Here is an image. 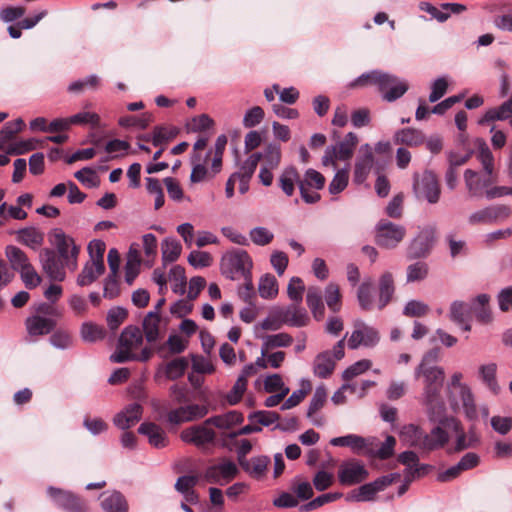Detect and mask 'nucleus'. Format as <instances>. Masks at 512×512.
Wrapping results in <instances>:
<instances>
[{
	"label": "nucleus",
	"instance_id": "1",
	"mask_svg": "<svg viewBox=\"0 0 512 512\" xmlns=\"http://www.w3.org/2000/svg\"><path fill=\"white\" fill-rule=\"evenodd\" d=\"M423 377V404L428 410H434L437 406L443 410V404L440 402V393L444 383L445 372L440 366L426 367L417 366L414 371V377L418 379Z\"/></svg>",
	"mask_w": 512,
	"mask_h": 512
},
{
	"label": "nucleus",
	"instance_id": "2",
	"mask_svg": "<svg viewBox=\"0 0 512 512\" xmlns=\"http://www.w3.org/2000/svg\"><path fill=\"white\" fill-rule=\"evenodd\" d=\"M253 261L246 250L232 248L226 251L220 261L221 274L229 280H237L252 274Z\"/></svg>",
	"mask_w": 512,
	"mask_h": 512
},
{
	"label": "nucleus",
	"instance_id": "3",
	"mask_svg": "<svg viewBox=\"0 0 512 512\" xmlns=\"http://www.w3.org/2000/svg\"><path fill=\"white\" fill-rule=\"evenodd\" d=\"M412 190L418 200H426L429 204H436L440 200L441 186L432 170L414 173Z\"/></svg>",
	"mask_w": 512,
	"mask_h": 512
},
{
	"label": "nucleus",
	"instance_id": "4",
	"mask_svg": "<svg viewBox=\"0 0 512 512\" xmlns=\"http://www.w3.org/2000/svg\"><path fill=\"white\" fill-rule=\"evenodd\" d=\"M429 419L432 422H438L430 433L425 432V451L431 452L443 448L449 441V434L445 428L453 427L458 430V423L453 417L442 415L435 417L434 410H429Z\"/></svg>",
	"mask_w": 512,
	"mask_h": 512
},
{
	"label": "nucleus",
	"instance_id": "5",
	"mask_svg": "<svg viewBox=\"0 0 512 512\" xmlns=\"http://www.w3.org/2000/svg\"><path fill=\"white\" fill-rule=\"evenodd\" d=\"M46 492L53 504L64 512H89L87 501L71 490L48 486Z\"/></svg>",
	"mask_w": 512,
	"mask_h": 512
},
{
	"label": "nucleus",
	"instance_id": "6",
	"mask_svg": "<svg viewBox=\"0 0 512 512\" xmlns=\"http://www.w3.org/2000/svg\"><path fill=\"white\" fill-rule=\"evenodd\" d=\"M398 473H390L387 475L380 476L374 481L365 483L359 486L357 489L352 490L347 494L346 500L352 502H370L374 501L377 493L385 490L390 486L396 479L399 478Z\"/></svg>",
	"mask_w": 512,
	"mask_h": 512
},
{
	"label": "nucleus",
	"instance_id": "7",
	"mask_svg": "<svg viewBox=\"0 0 512 512\" xmlns=\"http://www.w3.org/2000/svg\"><path fill=\"white\" fill-rule=\"evenodd\" d=\"M42 270L51 281L62 282L66 278V268L72 270V264L60 258L56 251L44 248L39 254Z\"/></svg>",
	"mask_w": 512,
	"mask_h": 512
},
{
	"label": "nucleus",
	"instance_id": "8",
	"mask_svg": "<svg viewBox=\"0 0 512 512\" xmlns=\"http://www.w3.org/2000/svg\"><path fill=\"white\" fill-rule=\"evenodd\" d=\"M404 226L382 219L375 226V243L382 248H395L405 237Z\"/></svg>",
	"mask_w": 512,
	"mask_h": 512
},
{
	"label": "nucleus",
	"instance_id": "9",
	"mask_svg": "<svg viewBox=\"0 0 512 512\" xmlns=\"http://www.w3.org/2000/svg\"><path fill=\"white\" fill-rule=\"evenodd\" d=\"M50 242L56 248V254L72 264V270L77 267V256L80 248L75 244L74 239L67 236L62 229L54 228L49 233Z\"/></svg>",
	"mask_w": 512,
	"mask_h": 512
},
{
	"label": "nucleus",
	"instance_id": "10",
	"mask_svg": "<svg viewBox=\"0 0 512 512\" xmlns=\"http://www.w3.org/2000/svg\"><path fill=\"white\" fill-rule=\"evenodd\" d=\"M377 88L385 101L394 102L408 91L409 85L396 75L382 71L377 77Z\"/></svg>",
	"mask_w": 512,
	"mask_h": 512
},
{
	"label": "nucleus",
	"instance_id": "11",
	"mask_svg": "<svg viewBox=\"0 0 512 512\" xmlns=\"http://www.w3.org/2000/svg\"><path fill=\"white\" fill-rule=\"evenodd\" d=\"M354 326L355 329L347 342L349 349L356 350L360 346L373 348L379 343L380 335L376 328L365 324L362 320H357Z\"/></svg>",
	"mask_w": 512,
	"mask_h": 512
},
{
	"label": "nucleus",
	"instance_id": "12",
	"mask_svg": "<svg viewBox=\"0 0 512 512\" xmlns=\"http://www.w3.org/2000/svg\"><path fill=\"white\" fill-rule=\"evenodd\" d=\"M325 185V177L315 169L309 168L304 174V179L299 182V191L301 198L307 204L317 203L321 196L318 192H309V187H314L317 190L323 189Z\"/></svg>",
	"mask_w": 512,
	"mask_h": 512
},
{
	"label": "nucleus",
	"instance_id": "13",
	"mask_svg": "<svg viewBox=\"0 0 512 512\" xmlns=\"http://www.w3.org/2000/svg\"><path fill=\"white\" fill-rule=\"evenodd\" d=\"M207 406L190 404L180 406L168 412L167 422L172 425H180L184 422H192L204 418L208 414Z\"/></svg>",
	"mask_w": 512,
	"mask_h": 512
},
{
	"label": "nucleus",
	"instance_id": "14",
	"mask_svg": "<svg viewBox=\"0 0 512 512\" xmlns=\"http://www.w3.org/2000/svg\"><path fill=\"white\" fill-rule=\"evenodd\" d=\"M369 476L368 470L360 461L352 460L341 465L338 480L344 486L362 483Z\"/></svg>",
	"mask_w": 512,
	"mask_h": 512
},
{
	"label": "nucleus",
	"instance_id": "15",
	"mask_svg": "<svg viewBox=\"0 0 512 512\" xmlns=\"http://www.w3.org/2000/svg\"><path fill=\"white\" fill-rule=\"evenodd\" d=\"M237 474V465L231 460H225L207 467L204 477L209 483L223 485L234 479Z\"/></svg>",
	"mask_w": 512,
	"mask_h": 512
},
{
	"label": "nucleus",
	"instance_id": "16",
	"mask_svg": "<svg viewBox=\"0 0 512 512\" xmlns=\"http://www.w3.org/2000/svg\"><path fill=\"white\" fill-rule=\"evenodd\" d=\"M435 241L433 230L421 231L410 243L407 258L410 260L425 258L430 253Z\"/></svg>",
	"mask_w": 512,
	"mask_h": 512
},
{
	"label": "nucleus",
	"instance_id": "17",
	"mask_svg": "<svg viewBox=\"0 0 512 512\" xmlns=\"http://www.w3.org/2000/svg\"><path fill=\"white\" fill-rule=\"evenodd\" d=\"M215 437L216 434L214 430L204 425L188 427L180 434V438L183 442L193 444L197 447L212 443Z\"/></svg>",
	"mask_w": 512,
	"mask_h": 512
},
{
	"label": "nucleus",
	"instance_id": "18",
	"mask_svg": "<svg viewBox=\"0 0 512 512\" xmlns=\"http://www.w3.org/2000/svg\"><path fill=\"white\" fill-rule=\"evenodd\" d=\"M56 325V319L41 315H31L25 320V327L30 337L48 335L54 331Z\"/></svg>",
	"mask_w": 512,
	"mask_h": 512
},
{
	"label": "nucleus",
	"instance_id": "19",
	"mask_svg": "<svg viewBox=\"0 0 512 512\" xmlns=\"http://www.w3.org/2000/svg\"><path fill=\"white\" fill-rule=\"evenodd\" d=\"M490 301L491 296L487 293L478 294L470 300L469 310L480 324H489L493 320Z\"/></svg>",
	"mask_w": 512,
	"mask_h": 512
},
{
	"label": "nucleus",
	"instance_id": "20",
	"mask_svg": "<svg viewBox=\"0 0 512 512\" xmlns=\"http://www.w3.org/2000/svg\"><path fill=\"white\" fill-rule=\"evenodd\" d=\"M143 407L137 402L128 404L123 410L118 412L113 423L121 430H127L134 426L142 417Z\"/></svg>",
	"mask_w": 512,
	"mask_h": 512
},
{
	"label": "nucleus",
	"instance_id": "21",
	"mask_svg": "<svg viewBox=\"0 0 512 512\" xmlns=\"http://www.w3.org/2000/svg\"><path fill=\"white\" fill-rule=\"evenodd\" d=\"M100 506L104 512H128L126 497L118 490L104 491L100 494Z\"/></svg>",
	"mask_w": 512,
	"mask_h": 512
},
{
	"label": "nucleus",
	"instance_id": "22",
	"mask_svg": "<svg viewBox=\"0 0 512 512\" xmlns=\"http://www.w3.org/2000/svg\"><path fill=\"white\" fill-rule=\"evenodd\" d=\"M374 164V156L372 148L369 144H365L361 148V155L357 158L354 166V181L358 184L363 183L372 169Z\"/></svg>",
	"mask_w": 512,
	"mask_h": 512
},
{
	"label": "nucleus",
	"instance_id": "23",
	"mask_svg": "<svg viewBox=\"0 0 512 512\" xmlns=\"http://www.w3.org/2000/svg\"><path fill=\"white\" fill-rule=\"evenodd\" d=\"M138 433L146 436L149 444L157 449L165 448L169 444L166 432L156 423H141L138 427Z\"/></svg>",
	"mask_w": 512,
	"mask_h": 512
},
{
	"label": "nucleus",
	"instance_id": "24",
	"mask_svg": "<svg viewBox=\"0 0 512 512\" xmlns=\"http://www.w3.org/2000/svg\"><path fill=\"white\" fill-rule=\"evenodd\" d=\"M143 342V335L138 326L129 325L123 329L119 338L116 350L113 353L131 351Z\"/></svg>",
	"mask_w": 512,
	"mask_h": 512
},
{
	"label": "nucleus",
	"instance_id": "25",
	"mask_svg": "<svg viewBox=\"0 0 512 512\" xmlns=\"http://www.w3.org/2000/svg\"><path fill=\"white\" fill-rule=\"evenodd\" d=\"M395 293L393 275L390 272L383 273L378 281L377 309L383 310L392 300Z\"/></svg>",
	"mask_w": 512,
	"mask_h": 512
},
{
	"label": "nucleus",
	"instance_id": "26",
	"mask_svg": "<svg viewBox=\"0 0 512 512\" xmlns=\"http://www.w3.org/2000/svg\"><path fill=\"white\" fill-rule=\"evenodd\" d=\"M327 399V392L324 386H318L310 400L306 416L309 418L313 425L320 427L323 426L325 421L322 416L314 417V414L319 411L325 404Z\"/></svg>",
	"mask_w": 512,
	"mask_h": 512
},
{
	"label": "nucleus",
	"instance_id": "27",
	"mask_svg": "<svg viewBox=\"0 0 512 512\" xmlns=\"http://www.w3.org/2000/svg\"><path fill=\"white\" fill-rule=\"evenodd\" d=\"M306 304L316 321H321L324 319L325 306L323 303V292L319 287H308L306 293Z\"/></svg>",
	"mask_w": 512,
	"mask_h": 512
},
{
	"label": "nucleus",
	"instance_id": "28",
	"mask_svg": "<svg viewBox=\"0 0 512 512\" xmlns=\"http://www.w3.org/2000/svg\"><path fill=\"white\" fill-rule=\"evenodd\" d=\"M335 361L329 350L319 353L314 360L313 372L321 379H327L335 369Z\"/></svg>",
	"mask_w": 512,
	"mask_h": 512
},
{
	"label": "nucleus",
	"instance_id": "29",
	"mask_svg": "<svg viewBox=\"0 0 512 512\" xmlns=\"http://www.w3.org/2000/svg\"><path fill=\"white\" fill-rule=\"evenodd\" d=\"M278 182L279 187L285 195L288 197L292 196L295 191V185L297 184L299 186V182H301V177L297 168L293 165L285 167Z\"/></svg>",
	"mask_w": 512,
	"mask_h": 512
},
{
	"label": "nucleus",
	"instance_id": "30",
	"mask_svg": "<svg viewBox=\"0 0 512 512\" xmlns=\"http://www.w3.org/2000/svg\"><path fill=\"white\" fill-rule=\"evenodd\" d=\"M512 116V100H506L499 107L488 109L478 120L479 125H485L493 121H504Z\"/></svg>",
	"mask_w": 512,
	"mask_h": 512
},
{
	"label": "nucleus",
	"instance_id": "31",
	"mask_svg": "<svg viewBox=\"0 0 512 512\" xmlns=\"http://www.w3.org/2000/svg\"><path fill=\"white\" fill-rule=\"evenodd\" d=\"M479 378L482 383L487 387V389L494 395H498L501 391V388L498 384L496 374H497V364L496 363H488L480 365L478 369Z\"/></svg>",
	"mask_w": 512,
	"mask_h": 512
},
{
	"label": "nucleus",
	"instance_id": "32",
	"mask_svg": "<svg viewBox=\"0 0 512 512\" xmlns=\"http://www.w3.org/2000/svg\"><path fill=\"white\" fill-rule=\"evenodd\" d=\"M395 144H403L418 147L425 142V135L421 130L415 128H403L394 135Z\"/></svg>",
	"mask_w": 512,
	"mask_h": 512
},
{
	"label": "nucleus",
	"instance_id": "33",
	"mask_svg": "<svg viewBox=\"0 0 512 512\" xmlns=\"http://www.w3.org/2000/svg\"><path fill=\"white\" fill-rule=\"evenodd\" d=\"M401 437L411 447L425 451V431L416 424H407L401 430Z\"/></svg>",
	"mask_w": 512,
	"mask_h": 512
},
{
	"label": "nucleus",
	"instance_id": "34",
	"mask_svg": "<svg viewBox=\"0 0 512 512\" xmlns=\"http://www.w3.org/2000/svg\"><path fill=\"white\" fill-rule=\"evenodd\" d=\"M374 283L368 278L365 279L357 290V300L359 307L363 311H371L374 308Z\"/></svg>",
	"mask_w": 512,
	"mask_h": 512
},
{
	"label": "nucleus",
	"instance_id": "35",
	"mask_svg": "<svg viewBox=\"0 0 512 512\" xmlns=\"http://www.w3.org/2000/svg\"><path fill=\"white\" fill-rule=\"evenodd\" d=\"M270 458L266 455H259L247 460V466L241 467L250 477L260 480L267 471Z\"/></svg>",
	"mask_w": 512,
	"mask_h": 512
},
{
	"label": "nucleus",
	"instance_id": "36",
	"mask_svg": "<svg viewBox=\"0 0 512 512\" xmlns=\"http://www.w3.org/2000/svg\"><path fill=\"white\" fill-rule=\"evenodd\" d=\"M161 322L160 313L149 311L143 319L142 327L145 338L148 342H156L159 338V325Z\"/></svg>",
	"mask_w": 512,
	"mask_h": 512
},
{
	"label": "nucleus",
	"instance_id": "37",
	"mask_svg": "<svg viewBox=\"0 0 512 512\" xmlns=\"http://www.w3.org/2000/svg\"><path fill=\"white\" fill-rule=\"evenodd\" d=\"M88 254L90 257V262H93L95 268H97L98 273L105 272V264H104V253L106 250V244L103 240L94 239L90 241L88 244Z\"/></svg>",
	"mask_w": 512,
	"mask_h": 512
},
{
	"label": "nucleus",
	"instance_id": "38",
	"mask_svg": "<svg viewBox=\"0 0 512 512\" xmlns=\"http://www.w3.org/2000/svg\"><path fill=\"white\" fill-rule=\"evenodd\" d=\"M5 255L14 271L19 272L31 264L26 253L17 246H6Z\"/></svg>",
	"mask_w": 512,
	"mask_h": 512
},
{
	"label": "nucleus",
	"instance_id": "39",
	"mask_svg": "<svg viewBox=\"0 0 512 512\" xmlns=\"http://www.w3.org/2000/svg\"><path fill=\"white\" fill-rule=\"evenodd\" d=\"M162 261L164 263L175 262L182 252V245L174 237H167L161 243Z\"/></svg>",
	"mask_w": 512,
	"mask_h": 512
},
{
	"label": "nucleus",
	"instance_id": "40",
	"mask_svg": "<svg viewBox=\"0 0 512 512\" xmlns=\"http://www.w3.org/2000/svg\"><path fill=\"white\" fill-rule=\"evenodd\" d=\"M460 399L462 401L465 416L470 421L478 419V411L475 404L474 395L468 385L461 386Z\"/></svg>",
	"mask_w": 512,
	"mask_h": 512
},
{
	"label": "nucleus",
	"instance_id": "41",
	"mask_svg": "<svg viewBox=\"0 0 512 512\" xmlns=\"http://www.w3.org/2000/svg\"><path fill=\"white\" fill-rule=\"evenodd\" d=\"M152 356V351L148 347H144L140 354H135L132 351H125L119 353H112L109 357L112 363H126L129 361L147 362Z\"/></svg>",
	"mask_w": 512,
	"mask_h": 512
},
{
	"label": "nucleus",
	"instance_id": "42",
	"mask_svg": "<svg viewBox=\"0 0 512 512\" xmlns=\"http://www.w3.org/2000/svg\"><path fill=\"white\" fill-rule=\"evenodd\" d=\"M168 277L173 293L183 295L187 284L185 269L180 265H175L170 269Z\"/></svg>",
	"mask_w": 512,
	"mask_h": 512
},
{
	"label": "nucleus",
	"instance_id": "43",
	"mask_svg": "<svg viewBox=\"0 0 512 512\" xmlns=\"http://www.w3.org/2000/svg\"><path fill=\"white\" fill-rule=\"evenodd\" d=\"M189 366L186 357H177L164 366V373L168 380H177L181 378Z\"/></svg>",
	"mask_w": 512,
	"mask_h": 512
},
{
	"label": "nucleus",
	"instance_id": "44",
	"mask_svg": "<svg viewBox=\"0 0 512 512\" xmlns=\"http://www.w3.org/2000/svg\"><path fill=\"white\" fill-rule=\"evenodd\" d=\"M323 298L330 311L338 313L341 310V294L339 286L336 283L331 282L325 287Z\"/></svg>",
	"mask_w": 512,
	"mask_h": 512
},
{
	"label": "nucleus",
	"instance_id": "45",
	"mask_svg": "<svg viewBox=\"0 0 512 512\" xmlns=\"http://www.w3.org/2000/svg\"><path fill=\"white\" fill-rule=\"evenodd\" d=\"M292 342L293 338L288 333L266 335L263 339L262 355L266 356V352L268 349L277 347H288L292 344Z\"/></svg>",
	"mask_w": 512,
	"mask_h": 512
},
{
	"label": "nucleus",
	"instance_id": "46",
	"mask_svg": "<svg viewBox=\"0 0 512 512\" xmlns=\"http://www.w3.org/2000/svg\"><path fill=\"white\" fill-rule=\"evenodd\" d=\"M259 295L263 299H272L278 294V282L274 275L265 274L260 278L258 285Z\"/></svg>",
	"mask_w": 512,
	"mask_h": 512
},
{
	"label": "nucleus",
	"instance_id": "47",
	"mask_svg": "<svg viewBox=\"0 0 512 512\" xmlns=\"http://www.w3.org/2000/svg\"><path fill=\"white\" fill-rule=\"evenodd\" d=\"M81 337L85 342L94 343L106 337V330L92 322H84L80 329Z\"/></svg>",
	"mask_w": 512,
	"mask_h": 512
},
{
	"label": "nucleus",
	"instance_id": "48",
	"mask_svg": "<svg viewBox=\"0 0 512 512\" xmlns=\"http://www.w3.org/2000/svg\"><path fill=\"white\" fill-rule=\"evenodd\" d=\"M18 240L22 244L35 249L43 243L44 235L34 227L22 228L18 231Z\"/></svg>",
	"mask_w": 512,
	"mask_h": 512
},
{
	"label": "nucleus",
	"instance_id": "49",
	"mask_svg": "<svg viewBox=\"0 0 512 512\" xmlns=\"http://www.w3.org/2000/svg\"><path fill=\"white\" fill-rule=\"evenodd\" d=\"M358 143V137L354 132H348L343 141L337 147L338 159L346 161L353 155L354 149Z\"/></svg>",
	"mask_w": 512,
	"mask_h": 512
},
{
	"label": "nucleus",
	"instance_id": "50",
	"mask_svg": "<svg viewBox=\"0 0 512 512\" xmlns=\"http://www.w3.org/2000/svg\"><path fill=\"white\" fill-rule=\"evenodd\" d=\"M261 153V160L270 168H277L281 162V146L276 142H271L264 148Z\"/></svg>",
	"mask_w": 512,
	"mask_h": 512
},
{
	"label": "nucleus",
	"instance_id": "51",
	"mask_svg": "<svg viewBox=\"0 0 512 512\" xmlns=\"http://www.w3.org/2000/svg\"><path fill=\"white\" fill-rule=\"evenodd\" d=\"M153 117L149 113H144L140 116L126 115L122 116L118 120V124L124 128L137 127L144 130L148 127Z\"/></svg>",
	"mask_w": 512,
	"mask_h": 512
},
{
	"label": "nucleus",
	"instance_id": "52",
	"mask_svg": "<svg viewBox=\"0 0 512 512\" xmlns=\"http://www.w3.org/2000/svg\"><path fill=\"white\" fill-rule=\"evenodd\" d=\"M177 134L178 129L176 127L166 128L164 126H155L151 141L153 146L157 147L169 140H172L177 136Z\"/></svg>",
	"mask_w": 512,
	"mask_h": 512
},
{
	"label": "nucleus",
	"instance_id": "53",
	"mask_svg": "<svg viewBox=\"0 0 512 512\" xmlns=\"http://www.w3.org/2000/svg\"><path fill=\"white\" fill-rule=\"evenodd\" d=\"M102 274L98 273L93 262L88 261L77 277V284L81 287L88 286L95 282Z\"/></svg>",
	"mask_w": 512,
	"mask_h": 512
},
{
	"label": "nucleus",
	"instance_id": "54",
	"mask_svg": "<svg viewBox=\"0 0 512 512\" xmlns=\"http://www.w3.org/2000/svg\"><path fill=\"white\" fill-rule=\"evenodd\" d=\"M127 316L128 311L126 308L121 306L112 307L109 309L106 317L108 327L113 331L117 330Z\"/></svg>",
	"mask_w": 512,
	"mask_h": 512
},
{
	"label": "nucleus",
	"instance_id": "55",
	"mask_svg": "<svg viewBox=\"0 0 512 512\" xmlns=\"http://www.w3.org/2000/svg\"><path fill=\"white\" fill-rule=\"evenodd\" d=\"M449 318L453 323L464 322L465 319L471 318L467 304L460 300H455L450 304Z\"/></svg>",
	"mask_w": 512,
	"mask_h": 512
},
{
	"label": "nucleus",
	"instance_id": "56",
	"mask_svg": "<svg viewBox=\"0 0 512 512\" xmlns=\"http://www.w3.org/2000/svg\"><path fill=\"white\" fill-rule=\"evenodd\" d=\"M305 285L300 277L294 276L290 279L287 287V294L291 301L300 304L303 300Z\"/></svg>",
	"mask_w": 512,
	"mask_h": 512
},
{
	"label": "nucleus",
	"instance_id": "57",
	"mask_svg": "<svg viewBox=\"0 0 512 512\" xmlns=\"http://www.w3.org/2000/svg\"><path fill=\"white\" fill-rule=\"evenodd\" d=\"M250 421L256 420L260 426L268 427L280 419V415L275 411L258 410L248 415Z\"/></svg>",
	"mask_w": 512,
	"mask_h": 512
},
{
	"label": "nucleus",
	"instance_id": "58",
	"mask_svg": "<svg viewBox=\"0 0 512 512\" xmlns=\"http://www.w3.org/2000/svg\"><path fill=\"white\" fill-rule=\"evenodd\" d=\"M419 9L429 14V18L421 16L424 20H437L440 23H443L448 20L450 17V13L440 10L438 7L434 6L430 2L422 1L419 3Z\"/></svg>",
	"mask_w": 512,
	"mask_h": 512
},
{
	"label": "nucleus",
	"instance_id": "59",
	"mask_svg": "<svg viewBox=\"0 0 512 512\" xmlns=\"http://www.w3.org/2000/svg\"><path fill=\"white\" fill-rule=\"evenodd\" d=\"M74 177L88 188H96L100 184V180L96 172L90 167H83L74 173Z\"/></svg>",
	"mask_w": 512,
	"mask_h": 512
},
{
	"label": "nucleus",
	"instance_id": "60",
	"mask_svg": "<svg viewBox=\"0 0 512 512\" xmlns=\"http://www.w3.org/2000/svg\"><path fill=\"white\" fill-rule=\"evenodd\" d=\"M50 344L60 350H66L72 345V336L68 331L58 329L53 331L49 338Z\"/></svg>",
	"mask_w": 512,
	"mask_h": 512
},
{
	"label": "nucleus",
	"instance_id": "61",
	"mask_svg": "<svg viewBox=\"0 0 512 512\" xmlns=\"http://www.w3.org/2000/svg\"><path fill=\"white\" fill-rule=\"evenodd\" d=\"M371 366H372V362L368 359H362V360L356 361L355 363H353L352 365H350L343 371L342 378L345 381H349V380L353 379L354 377L369 370L371 368Z\"/></svg>",
	"mask_w": 512,
	"mask_h": 512
},
{
	"label": "nucleus",
	"instance_id": "62",
	"mask_svg": "<svg viewBox=\"0 0 512 512\" xmlns=\"http://www.w3.org/2000/svg\"><path fill=\"white\" fill-rule=\"evenodd\" d=\"M348 180V171L346 169L338 170L329 184V193L332 195H337L341 193L347 187Z\"/></svg>",
	"mask_w": 512,
	"mask_h": 512
},
{
	"label": "nucleus",
	"instance_id": "63",
	"mask_svg": "<svg viewBox=\"0 0 512 512\" xmlns=\"http://www.w3.org/2000/svg\"><path fill=\"white\" fill-rule=\"evenodd\" d=\"M219 425L218 429H229L234 425L241 424L244 421V416L237 410H231L224 414L218 415Z\"/></svg>",
	"mask_w": 512,
	"mask_h": 512
},
{
	"label": "nucleus",
	"instance_id": "64",
	"mask_svg": "<svg viewBox=\"0 0 512 512\" xmlns=\"http://www.w3.org/2000/svg\"><path fill=\"white\" fill-rule=\"evenodd\" d=\"M428 275V265L425 262H416L407 267V282L424 280Z\"/></svg>",
	"mask_w": 512,
	"mask_h": 512
}]
</instances>
